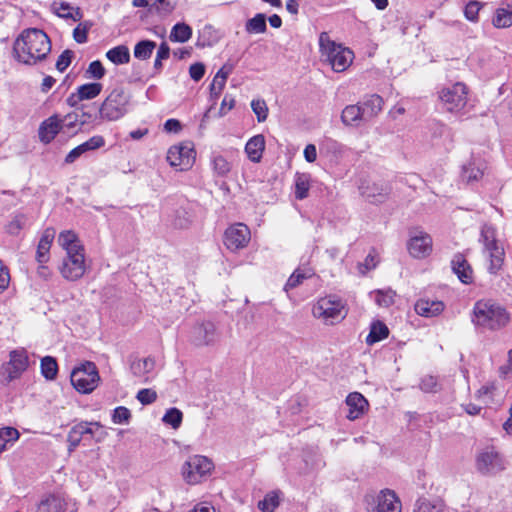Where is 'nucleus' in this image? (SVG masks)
I'll return each instance as SVG.
<instances>
[{
  "label": "nucleus",
  "mask_w": 512,
  "mask_h": 512,
  "mask_svg": "<svg viewBox=\"0 0 512 512\" xmlns=\"http://www.w3.org/2000/svg\"><path fill=\"white\" fill-rule=\"evenodd\" d=\"M13 51L19 62L35 65L46 59L51 51V41L43 30L26 29L15 40Z\"/></svg>",
  "instance_id": "f257e3e1"
},
{
  "label": "nucleus",
  "mask_w": 512,
  "mask_h": 512,
  "mask_svg": "<svg viewBox=\"0 0 512 512\" xmlns=\"http://www.w3.org/2000/svg\"><path fill=\"white\" fill-rule=\"evenodd\" d=\"M57 241L66 252L59 267L62 277L68 281L82 278L86 272L85 249L76 233L71 230L62 231Z\"/></svg>",
  "instance_id": "f03ea898"
},
{
  "label": "nucleus",
  "mask_w": 512,
  "mask_h": 512,
  "mask_svg": "<svg viewBox=\"0 0 512 512\" xmlns=\"http://www.w3.org/2000/svg\"><path fill=\"white\" fill-rule=\"evenodd\" d=\"M511 314L505 306L493 299L475 302L471 315L474 326L483 331H500L508 326Z\"/></svg>",
  "instance_id": "7ed1b4c3"
},
{
  "label": "nucleus",
  "mask_w": 512,
  "mask_h": 512,
  "mask_svg": "<svg viewBox=\"0 0 512 512\" xmlns=\"http://www.w3.org/2000/svg\"><path fill=\"white\" fill-rule=\"evenodd\" d=\"M319 50L323 60L335 72L347 70L354 59L353 51L333 41L327 32H321L319 35Z\"/></svg>",
  "instance_id": "20e7f679"
},
{
  "label": "nucleus",
  "mask_w": 512,
  "mask_h": 512,
  "mask_svg": "<svg viewBox=\"0 0 512 512\" xmlns=\"http://www.w3.org/2000/svg\"><path fill=\"white\" fill-rule=\"evenodd\" d=\"M130 103L129 95L122 88L113 89L99 106V121H117L123 118Z\"/></svg>",
  "instance_id": "39448f33"
},
{
  "label": "nucleus",
  "mask_w": 512,
  "mask_h": 512,
  "mask_svg": "<svg viewBox=\"0 0 512 512\" xmlns=\"http://www.w3.org/2000/svg\"><path fill=\"white\" fill-rule=\"evenodd\" d=\"M312 314L325 324L334 325L343 320L347 315L345 303L335 295L320 298L313 306Z\"/></svg>",
  "instance_id": "423d86ee"
},
{
  "label": "nucleus",
  "mask_w": 512,
  "mask_h": 512,
  "mask_svg": "<svg viewBox=\"0 0 512 512\" xmlns=\"http://www.w3.org/2000/svg\"><path fill=\"white\" fill-rule=\"evenodd\" d=\"M213 468V462L206 456L193 455L183 464L182 476L186 483L195 485L209 476Z\"/></svg>",
  "instance_id": "0eeeda50"
},
{
  "label": "nucleus",
  "mask_w": 512,
  "mask_h": 512,
  "mask_svg": "<svg viewBox=\"0 0 512 512\" xmlns=\"http://www.w3.org/2000/svg\"><path fill=\"white\" fill-rule=\"evenodd\" d=\"M70 380L77 391L88 394L97 387L100 377L96 365L92 362H86L73 369Z\"/></svg>",
  "instance_id": "6e6552de"
},
{
  "label": "nucleus",
  "mask_w": 512,
  "mask_h": 512,
  "mask_svg": "<svg viewBox=\"0 0 512 512\" xmlns=\"http://www.w3.org/2000/svg\"><path fill=\"white\" fill-rule=\"evenodd\" d=\"M467 95L466 85L458 82L443 88L439 93V98L447 111L461 113L467 105Z\"/></svg>",
  "instance_id": "1a4fd4ad"
},
{
  "label": "nucleus",
  "mask_w": 512,
  "mask_h": 512,
  "mask_svg": "<svg viewBox=\"0 0 512 512\" xmlns=\"http://www.w3.org/2000/svg\"><path fill=\"white\" fill-rule=\"evenodd\" d=\"M29 359L24 349L13 350L10 352V360L2 367L3 381L8 384L18 379L28 368Z\"/></svg>",
  "instance_id": "9d476101"
},
{
  "label": "nucleus",
  "mask_w": 512,
  "mask_h": 512,
  "mask_svg": "<svg viewBox=\"0 0 512 512\" xmlns=\"http://www.w3.org/2000/svg\"><path fill=\"white\" fill-rule=\"evenodd\" d=\"M195 159V152L190 144H179L169 148L167 161L172 167L179 170H187L192 166Z\"/></svg>",
  "instance_id": "9b49d317"
},
{
  "label": "nucleus",
  "mask_w": 512,
  "mask_h": 512,
  "mask_svg": "<svg viewBox=\"0 0 512 512\" xmlns=\"http://www.w3.org/2000/svg\"><path fill=\"white\" fill-rule=\"evenodd\" d=\"M476 467L482 474H493L504 469V461L494 447H487L478 454Z\"/></svg>",
  "instance_id": "f8f14e48"
},
{
  "label": "nucleus",
  "mask_w": 512,
  "mask_h": 512,
  "mask_svg": "<svg viewBox=\"0 0 512 512\" xmlns=\"http://www.w3.org/2000/svg\"><path fill=\"white\" fill-rule=\"evenodd\" d=\"M190 340L196 346H208L218 340V333L214 323L203 321L193 326L190 332Z\"/></svg>",
  "instance_id": "ddd939ff"
},
{
  "label": "nucleus",
  "mask_w": 512,
  "mask_h": 512,
  "mask_svg": "<svg viewBox=\"0 0 512 512\" xmlns=\"http://www.w3.org/2000/svg\"><path fill=\"white\" fill-rule=\"evenodd\" d=\"M250 240V230L247 225L237 223L225 231L224 244L231 251L244 248Z\"/></svg>",
  "instance_id": "4468645a"
},
{
  "label": "nucleus",
  "mask_w": 512,
  "mask_h": 512,
  "mask_svg": "<svg viewBox=\"0 0 512 512\" xmlns=\"http://www.w3.org/2000/svg\"><path fill=\"white\" fill-rule=\"evenodd\" d=\"M408 251L414 258L427 257L432 251V238L423 232L412 236L408 242Z\"/></svg>",
  "instance_id": "2eb2a0df"
},
{
  "label": "nucleus",
  "mask_w": 512,
  "mask_h": 512,
  "mask_svg": "<svg viewBox=\"0 0 512 512\" xmlns=\"http://www.w3.org/2000/svg\"><path fill=\"white\" fill-rule=\"evenodd\" d=\"M401 508V502L393 490H381L376 496L375 512H401Z\"/></svg>",
  "instance_id": "dca6fc26"
},
{
  "label": "nucleus",
  "mask_w": 512,
  "mask_h": 512,
  "mask_svg": "<svg viewBox=\"0 0 512 512\" xmlns=\"http://www.w3.org/2000/svg\"><path fill=\"white\" fill-rule=\"evenodd\" d=\"M479 243L482 245V251L495 250L503 247L498 239V231L495 225L485 222L480 226Z\"/></svg>",
  "instance_id": "f3484780"
},
{
  "label": "nucleus",
  "mask_w": 512,
  "mask_h": 512,
  "mask_svg": "<svg viewBox=\"0 0 512 512\" xmlns=\"http://www.w3.org/2000/svg\"><path fill=\"white\" fill-rule=\"evenodd\" d=\"M62 130L60 116L53 114L45 119L39 126V139L44 144L51 143L56 135Z\"/></svg>",
  "instance_id": "a211bd4d"
},
{
  "label": "nucleus",
  "mask_w": 512,
  "mask_h": 512,
  "mask_svg": "<svg viewBox=\"0 0 512 512\" xmlns=\"http://www.w3.org/2000/svg\"><path fill=\"white\" fill-rule=\"evenodd\" d=\"M348 407L347 418L349 420L359 419L368 408V401L358 392L350 393L346 398Z\"/></svg>",
  "instance_id": "6ab92c4d"
},
{
  "label": "nucleus",
  "mask_w": 512,
  "mask_h": 512,
  "mask_svg": "<svg viewBox=\"0 0 512 512\" xmlns=\"http://www.w3.org/2000/svg\"><path fill=\"white\" fill-rule=\"evenodd\" d=\"M451 268L462 283H472L473 270L463 254L457 253L454 255L451 260Z\"/></svg>",
  "instance_id": "aec40b11"
},
{
  "label": "nucleus",
  "mask_w": 512,
  "mask_h": 512,
  "mask_svg": "<svg viewBox=\"0 0 512 512\" xmlns=\"http://www.w3.org/2000/svg\"><path fill=\"white\" fill-rule=\"evenodd\" d=\"M482 255L486 262V270L490 275H498L502 270L505 260V249L504 247L482 251Z\"/></svg>",
  "instance_id": "412c9836"
},
{
  "label": "nucleus",
  "mask_w": 512,
  "mask_h": 512,
  "mask_svg": "<svg viewBox=\"0 0 512 512\" xmlns=\"http://www.w3.org/2000/svg\"><path fill=\"white\" fill-rule=\"evenodd\" d=\"M54 238V228L49 227L43 231L36 251V260L38 261V263L44 264L49 260V252Z\"/></svg>",
  "instance_id": "4be33fe9"
},
{
  "label": "nucleus",
  "mask_w": 512,
  "mask_h": 512,
  "mask_svg": "<svg viewBox=\"0 0 512 512\" xmlns=\"http://www.w3.org/2000/svg\"><path fill=\"white\" fill-rule=\"evenodd\" d=\"M92 425L100 426L98 423L81 422L71 428L67 436L69 451H73L79 445L84 435L93 433Z\"/></svg>",
  "instance_id": "5701e85b"
},
{
  "label": "nucleus",
  "mask_w": 512,
  "mask_h": 512,
  "mask_svg": "<svg viewBox=\"0 0 512 512\" xmlns=\"http://www.w3.org/2000/svg\"><path fill=\"white\" fill-rule=\"evenodd\" d=\"M264 149L265 138L261 134L255 135L252 138H250L245 145V152L248 158L254 163L260 162V160L262 159Z\"/></svg>",
  "instance_id": "b1692460"
},
{
  "label": "nucleus",
  "mask_w": 512,
  "mask_h": 512,
  "mask_svg": "<svg viewBox=\"0 0 512 512\" xmlns=\"http://www.w3.org/2000/svg\"><path fill=\"white\" fill-rule=\"evenodd\" d=\"M444 310V303L437 300L420 299L415 304V311L420 316L434 317Z\"/></svg>",
  "instance_id": "393cba45"
},
{
  "label": "nucleus",
  "mask_w": 512,
  "mask_h": 512,
  "mask_svg": "<svg viewBox=\"0 0 512 512\" xmlns=\"http://www.w3.org/2000/svg\"><path fill=\"white\" fill-rule=\"evenodd\" d=\"M383 103V99L379 95L373 94L367 97L360 105L363 110L364 121L377 116L383 108Z\"/></svg>",
  "instance_id": "a878e982"
},
{
  "label": "nucleus",
  "mask_w": 512,
  "mask_h": 512,
  "mask_svg": "<svg viewBox=\"0 0 512 512\" xmlns=\"http://www.w3.org/2000/svg\"><path fill=\"white\" fill-rule=\"evenodd\" d=\"M155 362L152 358L136 359L131 363L130 369L134 376L143 378L147 382L148 375L153 371Z\"/></svg>",
  "instance_id": "bb28decb"
},
{
  "label": "nucleus",
  "mask_w": 512,
  "mask_h": 512,
  "mask_svg": "<svg viewBox=\"0 0 512 512\" xmlns=\"http://www.w3.org/2000/svg\"><path fill=\"white\" fill-rule=\"evenodd\" d=\"M311 176L308 173H296L294 178L295 198L303 200L308 197Z\"/></svg>",
  "instance_id": "cd10ccee"
},
{
  "label": "nucleus",
  "mask_w": 512,
  "mask_h": 512,
  "mask_svg": "<svg viewBox=\"0 0 512 512\" xmlns=\"http://www.w3.org/2000/svg\"><path fill=\"white\" fill-rule=\"evenodd\" d=\"M106 57L115 65L128 64L130 62V51L126 45H118L108 50Z\"/></svg>",
  "instance_id": "c85d7f7f"
},
{
  "label": "nucleus",
  "mask_w": 512,
  "mask_h": 512,
  "mask_svg": "<svg viewBox=\"0 0 512 512\" xmlns=\"http://www.w3.org/2000/svg\"><path fill=\"white\" fill-rule=\"evenodd\" d=\"M483 164L480 161L472 160L462 168V179L467 183L478 181L483 176Z\"/></svg>",
  "instance_id": "c756f323"
},
{
  "label": "nucleus",
  "mask_w": 512,
  "mask_h": 512,
  "mask_svg": "<svg viewBox=\"0 0 512 512\" xmlns=\"http://www.w3.org/2000/svg\"><path fill=\"white\" fill-rule=\"evenodd\" d=\"M65 505L62 499L55 495L44 498L37 506L35 512H64Z\"/></svg>",
  "instance_id": "7c9ffc66"
},
{
  "label": "nucleus",
  "mask_w": 512,
  "mask_h": 512,
  "mask_svg": "<svg viewBox=\"0 0 512 512\" xmlns=\"http://www.w3.org/2000/svg\"><path fill=\"white\" fill-rule=\"evenodd\" d=\"M192 37V28L186 23H176L170 32L169 39L175 43H185Z\"/></svg>",
  "instance_id": "2f4dec72"
},
{
  "label": "nucleus",
  "mask_w": 512,
  "mask_h": 512,
  "mask_svg": "<svg viewBox=\"0 0 512 512\" xmlns=\"http://www.w3.org/2000/svg\"><path fill=\"white\" fill-rule=\"evenodd\" d=\"M341 120L345 125H355L364 120L363 110L360 105H348L341 114Z\"/></svg>",
  "instance_id": "473e14b6"
},
{
  "label": "nucleus",
  "mask_w": 512,
  "mask_h": 512,
  "mask_svg": "<svg viewBox=\"0 0 512 512\" xmlns=\"http://www.w3.org/2000/svg\"><path fill=\"white\" fill-rule=\"evenodd\" d=\"M444 508V503L441 499L429 500L425 497H420L416 503L413 512H441Z\"/></svg>",
  "instance_id": "72a5a7b5"
},
{
  "label": "nucleus",
  "mask_w": 512,
  "mask_h": 512,
  "mask_svg": "<svg viewBox=\"0 0 512 512\" xmlns=\"http://www.w3.org/2000/svg\"><path fill=\"white\" fill-rule=\"evenodd\" d=\"M245 30L249 34L265 33L267 30L265 14L258 13L253 18L247 20Z\"/></svg>",
  "instance_id": "f704fd0d"
},
{
  "label": "nucleus",
  "mask_w": 512,
  "mask_h": 512,
  "mask_svg": "<svg viewBox=\"0 0 512 512\" xmlns=\"http://www.w3.org/2000/svg\"><path fill=\"white\" fill-rule=\"evenodd\" d=\"M493 25L496 28H508L512 26V6L498 8L493 17Z\"/></svg>",
  "instance_id": "c9c22d12"
},
{
  "label": "nucleus",
  "mask_w": 512,
  "mask_h": 512,
  "mask_svg": "<svg viewBox=\"0 0 512 512\" xmlns=\"http://www.w3.org/2000/svg\"><path fill=\"white\" fill-rule=\"evenodd\" d=\"M388 334V327L384 323L377 321L372 324L370 333L366 338V342L367 344L372 345L388 337Z\"/></svg>",
  "instance_id": "e433bc0d"
},
{
  "label": "nucleus",
  "mask_w": 512,
  "mask_h": 512,
  "mask_svg": "<svg viewBox=\"0 0 512 512\" xmlns=\"http://www.w3.org/2000/svg\"><path fill=\"white\" fill-rule=\"evenodd\" d=\"M155 48L156 42L152 40H141L136 43L134 47V57L139 60H147L151 57Z\"/></svg>",
  "instance_id": "4c0bfd02"
},
{
  "label": "nucleus",
  "mask_w": 512,
  "mask_h": 512,
  "mask_svg": "<svg viewBox=\"0 0 512 512\" xmlns=\"http://www.w3.org/2000/svg\"><path fill=\"white\" fill-rule=\"evenodd\" d=\"M41 373L47 380H53L58 373V364L54 357L45 356L41 359Z\"/></svg>",
  "instance_id": "58836bf2"
},
{
  "label": "nucleus",
  "mask_w": 512,
  "mask_h": 512,
  "mask_svg": "<svg viewBox=\"0 0 512 512\" xmlns=\"http://www.w3.org/2000/svg\"><path fill=\"white\" fill-rule=\"evenodd\" d=\"M103 85L99 82L86 83L77 88L80 93V98L84 100H91L96 98L102 91Z\"/></svg>",
  "instance_id": "ea45409f"
},
{
  "label": "nucleus",
  "mask_w": 512,
  "mask_h": 512,
  "mask_svg": "<svg viewBox=\"0 0 512 512\" xmlns=\"http://www.w3.org/2000/svg\"><path fill=\"white\" fill-rule=\"evenodd\" d=\"M27 217L23 213H15L11 220L6 224L5 230L10 235H18L26 225Z\"/></svg>",
  "instance_id": "a19ab883"
},
{
  "label": "nucleus",
  "mask_w": 512,
  "mask_h": 512,
  "mask_svg": "<svg viewBox=\"0 0 512 512\" xmlns=\"http://www.w3.org/2000/svg\"><path fill=\"white\" fill-rule=\"evenodd\" d=\"M61 120L62 130L67 132H77L82 126H80V117L79 113L74 111L66 114Z\"/></svg>",
  "instance_id": "79ce46f5"
},
{
  "label": "nucleus",
  "mask_w": 512,
  "mask_h": 512,
  "mask_svg": "<svg viewBox=\"0 0 512 512\" xmlns=\"http://www.w3.org/2000/svg\"><path fill=\"white\" fill-rule=\"evenodd\" d=\"M19 438V432L13 427H4L0 429V452L6 450L7 444L16 441Z\"/></svg>",
  "instance_id": "37998d69"
},
{
  "label": "nucleus",
  "mask_w": 512,
  "mask_h": 512,
  "mask_svg": "<svg viewBox=\"0 0 512 512\" xmlns=\"http://www.w3.org/2000/svg\"><path fill=\"white\" fill-rule=\"evenodd\" d=\"M183 419L182 412L177 408H170L164 414L162 421L170 425L172 428L177 429L180 427Z\"/></svg>",
  "instance_id": "c03bdc74"
},
{
  "label": "nucleus",
  "mask_w": 512,
  "mask_h": 512,
  "mask_svg": "<svg viewBox=\"0 0 512 512\" xmlns=\"http://www.w3.org/2000/svg\"><path fill=\"white\" fill-rule=\"evenodd\" d=\"M313 275L310 270H300L297 269L295 272L289 277L287 283L285 285V290L293 289L297 287L304 279H308Z\"/></svg>",
  "instance_id": "a18cd8bd"
},
{
  "label": "nucleus",
  "mask_w": 512,
  "mask_h": 512,
  "mask_svg": "<svg viewBox=\"0 0 512 512\" xmlns=\"http://www.w3.org/2000/svg\"><path fill=\"white\" fill-rule=\"evenodd\" d=\"M212 166L218 176H226L231 170L230 163L222 155L213 156Z\"/></svg>",
  "instance_id": "49530a36"
},
{
  "label": "nucleus",
  "mask_w": 512,
  "mask_h": 512,
  "mask_svg": "<svg viewBox=\"0 0 512 512\" xmlns=\"http://www.w3.org/2000/svg\"><path fill=\"white\" fill-rule=\"evenodd\" d=\"M251 108L255 113L258 122H264L268 116V106L263 99H253Z\"/></svg>",
  "instance_id": "de8ad7c7"
},
{
  "label": "nucleus",
  "mask_w": 512,
  "mask_h": 512,
  "mask_svg": "<svg viewBox=\"0 0 512 512\" xmlns=\"http://www.w3.org/2000/svg\"><path fill=\"white\" fill-rule=\"evenodd\" d=\"M176 5L168 0H156L150 7V11H155L159 15L167 16L171 14Z\"/></svg>",
  "instance_id": "09e8293b"
},
{
  "label": "nucleus",
  "mask_w": 512,
  "mask_h": 512,
  "mask_svg": "<svg viewBox=\"0 0 512 512\" xmlns=\"http://www.w3.org/2000/svg\"><path fill=\"white\" fill-rule=\"evenodd\" d=\"M279 505L278 496L275 493L267 494L263 500L259 501L258 508L262 512H274Z\"/></svg>",
  "instance_id": "8fccbe9b"
},
{
  "label": "nucleus",
  "mask_w": 512,
  "mask_h": 512,
  "mask_svg": "<svg viewBox=\"0 0 512 512\" xmlns=\"http://www.w3.org/2000/svg\"><path fill=\"white\" fill-rule=\"evenodd\" d=\"M378 262H379L378 257L375 254V251L372 250L366 256L364 262L358 264L359 273H361L362 275H365L368 271L374 269L377 266Z\"/></svg>",
  "instance_id": "3c124183"
},
{
  "label": "nucleus",
  "mask_w": 512,
  "mask_h": 512,
  "mask_svg": "<svg viewBox=\"0 0 512 512\" xmlns=\"http://www.w3.org/2000/svg\"><path fill=\"white\" fill-rule=\"evenodd\" d=\"M87 78L96 80L102 79L105 75V68L99 60L92 61L86 70Z\"/></svg>",
  "instance_id": "603ef678"
},
{
  "label": "nucleus",
  "mask_w": 512,
  "mask_h": 512,
  "mask_svg": "<svg viewBox=\"0 0 512 512\" xmlns=\"http://www.w3.org/2000/svg\"><path fill=\"white\" fill-rule=\"evenodd\" d=\"M395 293L392 290H378L375 293V302L382 307L390 306L394 301Z\"/></svg>",
  "instance_id": "864d4df0"
},
{
  "label": "nucleus",
  "mask_w": 512,
  "mask_h": 512,
  "mask_svg": "<svg viewBox=\"0 0 512 512\" xmlns=\"http://www.w3.org/2000/svg\"><path fill=\"white\" fill-rule=\"evenodd\" d=\"M361 193L368 199H375L377 196L382 198L387 194V189L383 186L373 184L372 187H361Z\"/></svg>",
  "instance_id": "5fc2aeb1"
},
{
  "label": "nucleus",
  "mask_w": 512,
  "mask_h": 512,
  "mask_svg": "<svg viewBox=\"0 0 512 512\" xmlns=\"http://www.w3.org/2000/svg\"><path fill=\"white\" fill-rule=\"evenodd\" d=\"M130 418V410L124 406H119L113 410L112 421L115 424L128 423Z\"/></svg>",
  "instance_id": "6e6d98bb"
},
{
  "label": "nucleus",
  "mask_w": 512,
  "mask_h": 512,
  "mask_svg": "<svg viewBox=\"0 0 512 512\" xmlns=\"http://www.w3.org/2000/svg\"><path fill=\"white\" fill-rule=\"evenodd\" d=\"M74 56L73 51L71 50H64L58 57L56 61V69L59 72H64L68 66L71 64L72 58Z\"/></svg>",
  "instance_id": "4d7b16f0"
},
{
  "label": "nucleus",
  "mask_w": 512,
  "mask_h": 512,
  "mask_svg": "<svg viewBox=\"0 0 512 512\" xmlns=\"http://www.w3.org/2000/svg\"><path fill=\"white\" fill-rule=\"evenodd\" d=\"M105 145V140L100 135H95L88 139L86 142L80 144L83 151L86 153L88 151L96 150Z\"/></svg>",
  "instance_id": "13d9d810"
},
{
  "label": "nucleus",
  "mask_w": 512,
  "mask_h": 512,
  "mask_svg": "<svg viewBox=\"0 0 512 512\" xmlns=\"http://www.w3.org/2000/svg\"><path fill=\"white\" fill-rule=\"evenodd\" d=\"M419 387L426 393L436 392L438 388L437 378L432 375H426L421 379Z\"/></svg>",
  "instance_id": "bf43d9fd"
},
{
  "label": "nucleus",
  "mask_w": 512,
  "mask_h": 512,
  "mask_svg": "<svg viewBox=\"0 0 512 512\" xmlns=\"http://www.w3.org/2000/svg\"><path fill=\"white\" fill-rule=\"evenodd\" d=\"M481 5L478 1H470L464 9L465 17L472 22H476L478 20V13L480 11Z\"/></svg>",
  "instance_id": "052dcab7"
},
{
  "label": "nucleus",
  "mask_w": 512,
  "mask_h": 512,
  "mask_svg": "<svg viewBox=\"0 0 512 512\" xmlns=\"http://www.w3.org/2000/svg\"><path fill=\"white\" fill-rule=\"evenodd\" d=\"M91 27L88 23H80L74 30H73V38L74 40L79 43H85L87 41V33L89 28Z\"/></svg>",
  "instance_id": "680f3d73"
},
{
  "label": "nucleus",
  "mask_w": 512,
  "mask_h": 512,
  "mask_svg": "<svg viewBox=\"0 0 512 512\" xmlns=\"http://www.w3.org/2000/svg\"><path fill=\"white\" fill-rule=\"evenodd\" d=\"M136 398L141 404L148 405L156 400L157 393L152 389H141L138 391Z\"/></svg>",
  "instance_id": "e2e57ef3"
},
{
  "label": "nucleus",
  "mask_w": 512,
  "mask_h": 512,
  "mask_svg": "<svg viewBox=\"0 0 512 512\" xmlns=\"http://www.w3.org/2000/svg\"><path fill=\"white\" fill-rule=\"evenodd\" d=\"M10 273L8 267L0 260V294L3 293L9 286Z\"/></svg>",
  "instance_id": "0e129e2a"
},
{
  "label": "nucleus",
  "mask_w": 512,
  "mask_h": 512,
  "mask_svg": "<svg viewBox=\"0 0 512 512\" xmlns=\"http://www.w3.org/2000/svg\"><path fill=\"white\" fill-rule=\"evenodd\" d=\"M85 108V105L81 106V113L79 114L80 126H84L85 124L99 120V111L93 114L90 111H85Z\"/></svg>",
  "instance_id": "69168bd1"
},
{
  "label": "nucleus",
  "mask_w": 512,
  "mask_h": 512,
  "mask_svg": "<svg viewBox=\"0 0 512 512\" xmlns=\"http://www.w3.org/2000/svg\"><path fill=\"white\" fill-rule=\"evenodd\" d=\"M205 74V66L202 63H194L189 68V75L194 81H199Z\"/></svg>",
  "instance_id": "338daca9"
},
{
  "label": "nucleus",
  "mask_w": 512,
  "mask_h": 512,
  "mask_svg": "<svg viewBox=\"0 0 512 512\" xmlns=\"http://www.w3.org/2000/svg\"><path fill=\"white\" fill-rule=\"evenodd\" d=\"M495 390L496 385L494 382L487 383L477 391L476 397L478 399H485L486 397L492 398Z\"/></svg>",
  "instance_id": "774afa93"
}]
</instances>
